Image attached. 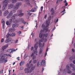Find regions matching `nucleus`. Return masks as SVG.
<instances>
[{"instance_id": "f257e3e1", "label": "nucleus", "mask_w": 75, "mask_h": 75, "mask_svg": "<svg viewBox=\"0 0 75 75\" xmlns=\"http://www.w3.org/2000/svg\"><path fill=\"white\" fill-rule=\"evenodd\" d=\"M51 16L48 19V20H47L46 22V26H45L44 25V23H43L42 26V28H43V30H40V33H42V32H44L45 31V30L46 33H47V31H49L50 32V30H48V27L50 25V20H51Z\"/></svg>"}, {"instance_id": "f03ea898", "label": "nucleus", "mask_w": 75, "mask_h": 75, "mask_svg": "<svg viewBox=\"0 0 75 75\" xmlns=\"http://www.w3.org/2000/svg\"><path fill=\"white\" fill-rule=\"evenodd\" d=\"M16 16V14H14L12 17L11 18V19L9 20V21H6V24L7 25H10L11 24L13 23H16V22H18V21H17V19L15 18L16 16Z\"/></svg>"}, {"instance_id": "7ed1b4c3", "label": "nucleus", "mask_w": 75, "mask_h": 75, "mask_svg": "<svg viewBox=\"0 0 75 75\" xmlns=\"http://www.w3.org/2000/svg\"><path fill=\"white\" fill-rule=\"evenodd\" d=\"M33 64H30V66H29V64L28 63L27 64L26 66V67H28V69L25 68L24 70L25 71V73L28 74V73H29V72H32V70H34L35 68V67H32L31 68V69H30V68H31V67H33ZM30 69V70H29Z\"/></svg>"}, {"instance_id": "20e7f679", "label": "nucleus", "mask_w": 75, "mask_h": 75, "mask_svg": "<svg viewBox=\"0 0 75 75\" xmlns=\"http://www.w3.org/2000/svg\"><path fill=\"white\" fill-rule=\"evenodd\" d=\"M22 4L21 2L17 3L16 4V6H14L13 8V9L11 11L13 14L15 13L16 12V11L18 10V9L19 8V6H21Z\"/></svg>"}, {"instance_id": "39448f33", "label": "nucleus", "mask_w": 75, "mask_h": 75, "mask_svg": "<svg viewBox=\"0 0 75 75\" xmlns=\"http://www.w3.org/2000/svg\"><path fill=\"white\" fill-rule=\"evenodd\" d=\"M69 64H67L66 66L67 69H65L63 71V74L64 75H65L66 74V72H67L68 74H70L72 73V71L69 70Z\"/></svg>"}, {"instance_id": "423d86ee", "label": "nucleus", "mask_w": 75, "mask_h": 75, "mask_svg": "<svg viewBox=\"0 0 75 75\" xmlns=\"http://www.w3.org/2000/svg\"><path fill=\"white\" fill-rule=\"evenodd\" d=\"M22 10H18L17 11V14H16V15L14 16H15V18H16V16H19V17H22V16H24V13H22Z\"/></svg>"}, {"instance_id": "0eeeda50", "label": "nucleus", "mask_w": 75, "mask_h": 75, "mask_svg": "<svg viewBox=\"0 0 75 75\" xmlns=\"http://www.w3.org/2000/svg\"><path fill=\"white\" fill-rule=\"evenodd\" d=\"M13 41L11 39L7 38L6 40L5 41L6 43H8V42H10V44H11L13 43Z\"/></svg>"}, {"instance_id": "6e6552de", "label": "nucleus", "mask_w": 75, "mask_h": 75, "mask_svg": "<svg viewBox=\"0 0 75 75\" xmlns=\"http://www.w3.org/2000/svg\"><path fill=\"white\" fill-rule=\"evenodd\" d=\"M16 20L17 21H18V22H16V23H18V22L20 21H22V23H23L24 24H25L26 23V22L24 21V19L23 18H20L19 19H18V18H16Z\"/></svg>"}, {"instance_id": "1a4fd4ad", "label": "nucleus", "mask_w": 75, "mask_h": 75, "mask_svg": "<svg viewBox=\"0 0 75 75\" xmlns=\"http://www.w3.org/2000/svg\"><path fill=\"white\" fill-rule=\"evenodd\" d=\"M16 50H17V49H16V50L13 49H9L7 50V52H10V53L11 54H13V52L16 51Z\"/></svg>"}, {"instance_id": "9d476101", "label": "nucleus", "mask_w": 75, "mask_h": 75, "mask_svg": "<svg viewBox=\"0 0 75 75\" xmlns=\"http://www.w3.org/2000/svg\"><path fill=\"white\" fill-rule=\"evenodd\" d=\"M35 7H34V8H33L31 10H29V11H30V12H35V11H36V8H38V7L37 6L36 4H35Z\"/></svg>"}, {"instance_id": "9b49d317", "label": "nucleus", "mask_w": 75, "mask_h": 75, "mask_svg": "<svg viewBox=\"0 0 75 75\" xmlns=\"http://www.w3.org/2000/svg\"><path fill=\"white\" fill-rule=\"evenodd\" d=\"M13 7L14 8V6L13 4H11L8 5V9H11Z\"/></svg>"}, {"instance_id": "f8f14e48", "label": "nucleus", "mask_w": 75, "mask_h": 75, "mask_svg": "<svg viewBox=\"0 0 75 75\" xmlns=\"http://www.w3.org/2000/svg\"><path fill=\"white\" fill-rule=\"evenodd\" d=\"M44 41V38H42L41 40H40L39 42V47H41L42 45V43H41V42H43Z\"/></svg>"}, {"instance_id": "ddd939ff", "label": "nucleus", "mask_w": 75, "mask_h": 75, "mask_svg": "<svg viewBox=\"0 0 75 75\" xmlns=\"http://www.w3.org/2000/svg\"><path fill=\"white\" fill-rule=\"evenodd\" d=\"M9 1H10V0H5L3 1V3L4 5L6 4V6H7V4H8V3L9 2Z\"/></svg>"}, {"instance_id": "4468645a", "label": "nucleus", "mask_w": 75, "mask_h": 75, "mask_svg": "<svg viewBox=\"0 0 75 75\" xmlns=\"http://www.w3.org/2000/svg\"><path fill=\"white\" fill-rule=\"evenodd\" d=\"M7 9V4H4L2 8V11H4Z\"/></svg>"}, {"instance_id": "2eb2a0df", "label": "nucleus", "mask_w": 75, "mask_h": 75, "mask_svg": "<svg viewBox=\"0 0 75 75\" xmlns=\"http://www.w3.org/2000/svg\"><path fill=\"white\" fill-rule=\"evenodd\" d=\"M67 5L68 3L66 2L65 4V6H64L62 7V8H64V10L61 12V13H63V12H64V11H65V6H67Z\"/></svg>"}, {"instance_id": "dca6fc26", "label": "nucleus", "mask_w": 75, "mask_h": 75, "mask_svg": "<svg viewBox=\"0 0 75 75\" xmlns=\"http://www.w3.org/2000/svg\"><path fill=\"white\" fill-rule=\"evenodd\" d=\"M38 42H36V43L34 45V47L35 48V50L36 51H37V50L38 49V46L37 45L38 44Z\"/></svg>"}, {"instance_id": "f3484780", "label": "nucleus", "mask_w": 75, "mask_h": 75, "mask_svg": "<svg viewBox=\"0 0 75 75\" xmlns=\"http://www.w3.org/2000/svg\"><path fill=\"white\" fill-rule=\"evenodd\" d=\"M18 26V24H17V23H15V24H13L12 25V27L13 28H16Z\"/></svg>"}, {"instance_id": "a211bd4d", "label": "nucleus", "mask_w": 75, "mask_h": 75, "mask_svg": "<svg viewBox=\"0 0 75 75\" xmlns=\"http://www.w3.org/2000/svg\"><path fill=\"white\" fill-rule=\"evenodd\" d=\"M8 13H9V12H8V10H6L4 12V16H6Z\"/></svg>"}, {"instance_id": "6ab92c4d", "label": "nucleus", "mask_w": 75, "mask_h": 75, "mask_svg": "<svg viewBox=\"0 0 75 75\" xmlns=\"http://www.w3.org/2000/svg\"><path fill=\"white\" fill-rule=\"evenodd\" d=\"M36 54V55H38V52L37 51V50H35L34 51V52H33V53H32V54L31 55V57H33V56H34V54Z\"/></svg>"}, {"instance_id": "aec40b11", "label": "nucleus", "mask_w": 75, "mask_h": 75, "mask_svg": "<svg viewBox=\"0 0 75 75\" xmlns=\"http://www.w3.org/2000/svg\"><path fill=\"white\" fill-rule=\"evenodd\" d=\"M41 64L42 65H43V66H45V61L42 60L41 63Z\"/></svg>"}, {"instance_id": "412c9836", "label": "nucleus", "mask_w": 75, "mask_h": 75, "mask_svg": "<svg viewBox=\"0 0 75 75\" xmlns=\"http://www.w3.org/2000/svg\"><path fill=\"white\" fill-rule=\"evenodd\" d=\"M8 47V45H6L2 47V49L4 51V50H6V48H7Z\"/></svg>"}, {"instance_id": "4be33fe9", "label": "nucleus", "mask_w": 75, "mask_h": 75, "mask_svg": "<svg viewBox=\"0 0 75 75\" xmlns=\"http://www.w3.org/2000/svg\"><path fill=\"white\" fill-rule=\"evenodd\" d=\"M16 31V29L13 28H10L9 29L8 31L9 32H13Z\"/></svg>"}, {"instance_id": "5701e85b", "label": "nucleus", "mask_w": 75, "mask_h": 75, "mask_svg": "<svg viewBox=\"0 0 75 75\" xmlns=\"http://www.w3.org/2000/svg\"><path fill=\"white\" fill-rule=\"evenodd\" d=\"M25 2H27V4L29 6H30V7H32V6H30L31 4H30V1L28 0H26L25 1Z\"/></svg>"}, {"instance_id": "b1692460", "label": "nucleus", "mask_w": 75, "mask_h": 75, "mask_svg": "<svg viewBox=\"0 0 75 75\" xmlns=\"http://www.w3.org/2000/svg\"><path fill=\"white\" fill-rule=\"evenodd\" d=\"M3 55L4 56V57H11V56L10 55V54H8L7 53L4 54Z\"/></svg>"}, {"instance_id": "393cba45", "label": "nucleus", "mask_w": 75, "mask_h": 75, "mask_svg": "<svg viewBox=\"0 0 75 75\" xmlns=\"http://www.w3.org/2000/svg\"><path fill=\"white\" fill-rule=\"evenodd\" d=\"M51 11L52 12V14H51L52 16H53L54 11V9H53V8H52L51 9Z\"/></svg>"}, {"instance_id": "a878e982", "label": "nucleus", "mask_w": 75, "mask_h": 75, "mask_svg": "<svg viewBox=\"0 0 75 75\" xmlns=\"http://www.w3.org/2000/svg\"><path fill=\"white\" fill-rule=\"evenodd\" d=\"M30 11L29 10L27 11V13L28 15L30 16H31L32 15V13H30Z\"/></svg>"}, {"instance_id": "bb28decb", "label": "nucleus", "mask_w": 75, "mask_h": 75, "mask_svg": "<svg viewBox=\"0 0 75 75\" xmlns=\"http://www.w3.org/2000/svg\"><path fill=\"white\" fill-rule=\"evenodd\" d=\"M70 66L71 68H74L75 67V65L73 64H70Z\"/></svg>"}, {"instance_id": "cd10ccee", "label": "nucleus", "mask_w": 75, "mask_h": 75, "mask_svg": "<svg viewBox=\"0 0 75 75\" xmlns=\"http://www.w3.org/2000/svg\"><path fill=\"white\" fill-rule=\"evenodd\" d=\"M1 57V59L2 60V61H3L4 60V59H5V57H3V56L2 55H1L0 56Z\"/></svg>"}, {"instance_id": "c85d7f7f", "label": "nucleus", "mask_w": 75, "mask_h": 75, "mask_svg": "<svg viewBox=\"0 0 75 75\" xmlns=\"http://www.w3.org/2000/svg\"><path fill=\"white\" fill-rule=\"evenodd\" d=\"M16 35V33H11V36H12V37H14Z\"/></svg>"}, {"instance_id": "c756f323", "label": "nucleus", "mask_w": 75, "mask_h": 75, "mask_svg": "<svg viewBox=\"0 0 75 75\" xmlns=\"http://www.w3.org/2000/svg\"><path fill=\"white\" fill-rule=\"evenodd\" d=\"M24 64V61H21V62L20 63V66H21V65H23Z\"/></svg>"}, {"instance_id": "7c9ffc66", "label": "nucleus", "mask_w": 75, "mask_h": 75, "mask_svg": "<svg viewBox=\"0 0 75 75\" xmlns=\"http://www.w3.org/2000/svg\"><path fill=\"white\" fill-rule=\"evenodd\" d=\"M42 36H43V34L40 33L39 34V38H42Z\"/></svg>"}, {"instance_id": "2f4dec72", "label": "nucleus", "mask_w": 75, "mask_h": 75, "mask_svg": "<svg viewBox=\"0 0 75 75\" xmlns=\"http://www.w3.org/2000/svg\"><path fill=\"white\" fill-rule=\"evenodd\" d=\"M42 48H41L39 51V54H42Z\"/></svg>"}, {"instance_id": "473e14b6", "label": "nucleus", "mask_w": 75, "mask_h": 75, "mask_svg": "<svg viewBox=\"0 0 75 75\" xmlns=\"http://www.w3.org/2000/svg\"><path fill=\"white\" fill-rule=\"evenodd\" d=\"M11 36V34H8L6 35V38H8L9 37Z\"/></svg>"}, {"instance_id": "72a5a7b5", "label": "nucleus", "mask_w": 75, "mask_h": 75, "mask_svg": "<svg viewBox=\"0 0 75 75\" xmlns=\"http://www.w3.org/2000/svg\"><path fill=\"white\" fill-rule=\"evenodd\" d=\"M13 13H12L11 11L10 12V13L8 15L11 17V16H13Z\"/></svg>"}, {"instance_id": "f704fd0d", "label": "nucleus", "mask_w": 75, "mask_h": 75, "mask_svg": "<svg viewBox=\"0 0 75 75\" xmlns=\"http://www.w3.org/2000/svg\"><path fill=\"white\" fill-rule=\"evenodd\" d=\"M1 21L2 24H5V22H4V21L3 19H2Z\"/></svg>"}, {"instance_id": "c9c22d12", "label": "nucleus", "mask_w": 75, "mask_h": 75, "mask_svg": "<svg viewBox=\"0 0 75 75\" xmlns=\"http://www.w3.org/2000/svg\"><path fill=\"white\" fill-rule=\"evenodd\" d=\"M58 21V19H57V20L55 19L54 21V22L55 24H56L57 22Z\"/></svg>"}, {"instance_id": "e433bc0d", "label": "nucleus", "mask_w": 75, "mask_h": 75, "mask_svg": "<svg viewBox=\"0 0 75 75\" xmlns=\"http://www.w3.org/2000/svg\"><path fill=\"white\" fill-rule=\"evenodd\" d=\"M48 48H47V49H46V53H45V57H46V56L47 55V51H48Z\"/></svg>"}, {"instance_id": "4c0bfd02", "label": "nucleus", "mask_w": 75, "mask_h": 75, "mask_svg": "<svg viewBox=\"0 0 75 75\" xmlns=\"http://www.w3.org/2000/svg\"><path fill=\"white\" fill-rule=\"evenodd\" d=\"M37 62V60H34L33 62V64H35V63Z\"/></svg>"}, {"instance_id": "58836bf2", "label": "nucleus", "mask_w": 75, "mask_h": 75, "mask_svg": "<svg viewBox=\"0 0 75 75\" xmlns=\"http://www.w3.org/2000/svg\"><path fill=\"white\" fill-rule=\"evenodd\" d=\"M44 45H45V43H43L41 47V48H42V49H43V47H44Z\"/></svg>"}, {"instance_id": "ea45409f", "label": "nucleus", "mask_w": 75, "mask_h": 75, "mask_svg": "<svg viewBox=\"0 0 75 75\" xmlns=\"http://www.w3.org/2000/svg\"><path fill=\"white\" fill-rule=\"evenodd\" d=\"M44 35L45 37H46V38H47V37H48V33H46L44 34Z\"/></svg>"}, {"instance_id": "a19ab883", "label": "nucleus", "mask_w": 75, "mask_h": 75, "mask_svg": "<svg viewBox=\"0 0 75 75\" xmlns=\"http://www.w3.org/2000/svg\"><path fill=\"white\" fill-rule=\"evenodd\" d=\"M28 57V55H26V54H25L24 55V59H25V58L26 57Z\"/></svg>"}, {"instance_id": "79ce46f5", "label": "nucleus", "mask_w": 75, "mask_h": 75, "mask_svg": "<svg viewBox=\"0 0 75 75\" xmlns=\"http://www.w3.org/2000/svg\"><path fill=\"white\" fill-rule=\"evenodd\" d=\"M11 17V16L8 14V16H7L6 18H7L8 19L10 18Z\"/></svg>"}, {"instance_id": "37998d69", "label": "nucleus", "mask_w": 75, "mask_h": 75, "mask_svg": "<svg viewBox=\"0 0 75 75\" xmlns=\"http://www.w3.org/2000/svg\"><path fill=\"white\" fill-rule=\"evenodd\" d=\"M18 34L19 35H20V34H21V31H19L18 32Z\"/></svg>"}, {"instance_id": "c03bdc74", "label": "nucleus", "mask_w": 75, "mask_h": 75, "mask_svg": "<svg viewBox=\"0 0 75 75\" xmlns=\"http://www.w3.org/2000/svg\"><path fill=\"white\" fill-rule=\"evenodd\" d=\"M40 61H41L40 60L37 63V66L38 67V66H39V65H40Z\"/></svg>"}, {"instance_id": "a18cd8bd", "label": "nucleus", "mask_w": 75, "mask_h": 75, "mask_svg": "<svg viewBox=\"0 0 75 75\" xmlns=\"http://www.w3.org/2000/svg\"><path fill=\"white\" fill-rule=\"evenodd\" d=\"M69 59V60L71 61V60H72V59H73V57H70Z\"/></svg>"}, {"instance_id": "49530a36", "label": "nucleus", "mask_w": 75, "mask_h": 75, "mask_svg": "<svg viewBox=\"0 0 75 75\" xmlns=\"http://www.w3.org/2000/svg\"><path fill=\"white\" fill-rule=\"evenodd\" d=\"M4 38H3L1 39V42H3V41H4Z\"/></svg>"}, {"instance_id": "de8ad7c7", "label": "nucleus", "mask_w": 75, "mask_h": 75, "mask_svg": "<svg viewBox=\"0 0 75 75\" xmlns=\"http://www.w3.org/2000/svg\"><path fill=\"white\" fill-rule=\"evenodd\" d=\"M36 58V56H33V59H35Z\"/></svg>"}, {"instance_id": "09e8293b", "label": "nucleus", "mask_w": 75, "mask_h": 75, "mask_svg": "<svg viewBox=\"0 0 75 75\" xmlns=\"http://www.w3.org/2000/svg\"><path fill=\"white\" fill-rule=\"evenodd\" d=\"M55 28H56L54 26V27L52 29V31H54V30H55Z\"/></svg>"}, {"instance_id": "8fccbe9b", "label": "nucleus", "mask_w": 75, "mask_h": 75, "mask_svg": "<svg viewBox=\"0 0 75 75\" xmlns=\"http://www.w3.org/2000/svg\"><path fill=\"white\" fill-rule=\"evenodd\" d=\"M47 15H46L45 16V17L44 18H45V19H46L47 18Z\"/></svg>"}, {"instance_id": "3c124183", "label": "nucleus", "mask_w": 75, "mask_h": 75, "mask_svg": "<svg viewBox=\"0 0 75 75\" xmlns=\"http://www.w3.org/2000/svg\"><path fill=\"white\" fill-rule=\"evenodd\" d=\"M72 52H75V49H74V48L72 49Z\"/></svg>"}, {"instance_id": "603ef678", "label": "nucleus", "mask_w": 75, "mask_h": 75, "mask_svg": "<svg viewBox=\"0 0 75 75\" xmlns=\"http://www.w3.org/2000/svg\"><path fill=\"white\" fill-rule=\"evenodd\" d=\"M18 40H16V41H15V43H18Z\"/></svg>"}, {"instance_id": "864d4df0", "label": "nucleus", "mask_w": 75, "mask_h": 75, "mask_svg": "<svg viewBox=\"0 0 75 75\" xmlns=\"http://www.w3.org/2000/svg\"><path fill=\"white\" fill-rule=\"evenodd\" d=\"M7 61H8L7 59H6L4 60V62H5V63H6V62H7Z\"/></svg>"}, {"instance_id": "5fc2aeb1", "label": "nucleus", "mask_w": 75, "mask_h": 75, "mask_svg": "<svg viewBox=\"0 0 75 75\" xmlns=\"http://www.w3.org/2000/svg\"><path fill=\"white\" fill-rule=\"evenodd\" d=\"M1 14H2V12L1 11H0V16H1Z\"/></svg>"}, {"instance_id": "6e6d98bb", "label": "nucleus", "mask_w": 75, "mask_h": 75, "mask_svg": "<svg viewBox=\"0 0 75 75\" xmlns=\"http://www.w3.org/2000/svg\"><path fill=\"white\" fill-rule=\"evenodd\" d=\"M34 50V47H31V51H33V50Z\"/></svg>"}, {"instance_id": "4d7b16f0", "label": "nucleus", "mask_w": 75, "mask_h": 75, "mask_svg": "<svg viewBox=\"0 0 75 75\" xmlns=\"http://www.w3.org/2000/svg\"><path fill=\"white\" fill-rule=\"evenodd\" d=\"M21 30H23L24 29V26H22L21 27Z\"/></svg>"}, {"instance_id": "13d9d810", "label": "nucleus", "mask_w": 75, "mask_h": 75, "mask_svg": "<svg viewBox=\"0 0 75 75\" xmlns=\"http://www.w3.org/2000/svg\"><path fill=\"white\" fill-rule=\"evenodd\" d=\"M42 9H43V6H42L41 7V11H42Z\"/></svg>"}, {"instance_id": "bf43d9fd", "label": "nucleus", "mask_w": 75, "mask_h": 75, "mask_svg": "<svg viewBox=\"0 0 75 75\" xmlns=\"http://www.w3.org/2000/svg\"><path fill=\"white\" fill-rule=\"evenodd\" d=\"M47 38H45L44 40V42H46V41H47Z\"/></svg>"}, {"instance_id": "052dcab7", "label": "nucleus", "mask_w": 75, "mask_h": 75, "mask_svg": "<svg viewBox=\"0 0 75 75\" xmlns=\"http://www.w3.org/2000/svg\"><path fill=\"white\" fill-rule=\"evenodd\" d=\"M73 64H75V60H74L73 61Z\"/></svg>"}, {"instance_id": "680f3d73", "label": "nucleus", "mask_w": 75, "mask_h": 75, "mask_svg": "<svg viewBox=\"0 0 75 75\" xmlns=\"http://www.w3.org/2000/svg\"><path fill=\"white\" fill-rule=\"evenodd\" d=\"M37 38H35V42H36L37 41Z\"/></svg>"}, {"instance_id": "e2e57ef3", "label": "nucleus", "mask_w": 75, "mask_h": 75, "mask_svg": "<svg viewBox=\"0 0 75 75\" xmlns=\"http://www.w3.org/2000/svg\"><path fill=\"white\" fill-rule=\"evenodd\" d=\"M44 68H43V69H42V73L43 72V71H44Z\"/></svg>"}, {"instance_id": "0e129e2a", "label": "nucleus", "mask_w": 75, "mask_h": 75, "mask_svg": "<svg viewBox=\"0 0 75 75\" xmlns=\"http://www.w3.org/2000/svg\"><path fill=\"white\" fill-rule=\"evenodd\" d=\"M17 60H18V61L20 60V59H19V57L17 58Z\"/></svg>"}, {"instance_id": "69168bd1", "label": "nucleus", "mask_w": 75, "mask_h": 75, "mask_svg": "<svg viewBox=\"0 0 75 75\" xmlns=\"http://www.w3.org/2000/svg\"><path fill=\"white\" fill-rule=\"evenodd\" d=\"M20 69L21 70L23 69V67H21V68Z\"/></svg>"}, {"instance_id": "338daca9", "label": "nucleus", "mask_w": 75, "mask_h": 75, "mask_svg": "<svg viewBox=\"0 0 75 75\" xmlns=\"http://www.w3.org/2000/svg\"><path fill=\"white\" fill-rule=\"evenodd\" d=\"M71 75H75V73H72Z\"/></svg>"}, {"instance_id": "774afa93", "label": "nucleus", "mask_w": 75, "mask_h": 75, "mask_svg": "<svg viewBox=\"0 0 75 75\" xmlns=\"http://www.w3.org/2000/svg\"><path fill=\"white\" fill-rule=\"evenodd\" d=\"M73 71H75V67H74V68H73Z\"/></svg>"}]
</instances>
